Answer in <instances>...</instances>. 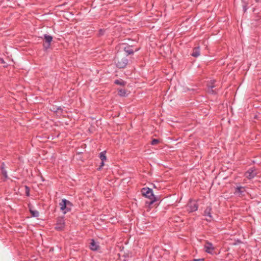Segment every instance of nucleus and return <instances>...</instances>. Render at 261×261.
Returning a JSON list of instances; mask_svg holds the SVG:
<instances>
[{
  "label": "nucleus",
  "mask_w": 261,
  "mask_h": 261,
  "mask_svg": "<svg viewBox=\"0 0 261 261\" xmlns=\"http://www.w3.org/2000/svg\"><path fill=\"white\" fill-rule=\"evenodd\" d=\"M115 63L119 68H125L128 64V60L125 57H122L118 53L115 58Z\"/></svg>",
  "instance_id": "nucleus-1"
},
{
  "label": "nucleus",
  "mask_w": 261,
  "mask_h": 261,
  "mask_svg": "<svg viewBox=\"0 0 261 261\" xmlns=\"http://www.w3.org/2000/svg\"><path fill=\"white\" fill-rule=\"evenodd\" d=\"M141 193L143 196L150 199V201L148 202L149 205L152 204L156 201V198L153 195V191L151 189L149 188H143L141 190Z\"/></svg>",
  "instance_id": "nucleus-2"
},
{
  "label": "nucleus",
  "mask_w": 261,
  "mask_h": 261,
  "mask_svg": "<svg viewBox=\"0 0 261 261\" xmlns=\"http://www.w3.org/2000/svg\"><path fill=\"white\" fill-rule=\"evenodd\" d=\"M198 207V205L196 201L191 199L189 201L187 205V211L190 212H193L197 211Z\"/></svg>",
  "instance_id": "nucleus-3"
},
{
  "label": "nucleus",
  "mask_w": 261,
  "mask_h": 261,
  "mask_svg": "<svg viewBox=\"0 0 261 261\" xmlns=\"http://www.w3.org/2000/svg\"><path fill=\"white\" fill-rule=\"evenodd\" d=\"M65 225V220L63 217H59L57 219L55 229L57 230L61 231L63 230Z\"/></svg>",
  "instance_id": "nucleus-4"
},
{
  "label": "nucleus",
  "mask_w": 261,
  "mask_h": 261,
  "mask_svg": "<svg viewBox=\"0 0 261 261\" xmlns=\"http://www.w3.org/2000/svg\"><path fill=\"white\" fill-rule=\"evenodd\" d=\"M44 38L45 41V43L43 44V47L45 49L48 48L50 46V43L53 40V37L51 36L44 34Z\"/></svg>",
  "instance_id": "nucleus-5"
},
{
  "label": "nucleus",
  "mask_w": 261,
  "mask_h": 261,
  "mask_svg": "<svg viewBox=\"0 0 261 261\" xmlns=\"http://www.w3.org/2000/svg\"><path fill=\"white\" fill-rule=\"evenodd\" d=\"M256 172L253 168L249 169L245 173V177L249 179H251L254 178L256 175Z\"/></svg>",
  "instance_id": "nucleus-6"
},
{
  "label": "nucleus",
  "mask_w": 261,
  "mask_h": 261,
  "mask_svg": "<svg viewBox=\"0 0 261 261\" xmlns=\"http://www.w3.org/2000/svg\"><path fill=\"white\" fill-rule=\"evenodd\" d=\"M203 215L207 217L206 221H211L213 219L212 216V207L207 206L204 211Z\"/></svg>",
  "instance_id": "nucleus-7"
},
{
  "label": "nucleus",
  "mask_w": 261,
  "mask_h": 261,
  "mask_svg": "<svg viewBox=\"0 0 261 261\" xmlns=\"http://www.w3.org/2000/svg\"><path fill=\"white\" fill-rule=\"evenodd\" d=\"M205 251L208 253L213 254V251L214 250V247L213 244L210 242H206L204 245Z\"/></svg>",
  "instance_id": "nucleus-8"
},
{
  "label": "nucleus",
  "mask_w": 261,
  "mask_h": 261,
  "mask_svg": "<svg viewBox=\"0 0 261 261\" xmlns=\"http://www.w3.org/2000/svg\"><path fill=\"white\" fill-rule=\"evenodd\" d=\"M66 199H63L62 200L61 202L59 203V205L60 206V210L62 211H63V213L65 214L67 212V205H66Z\"/></svg>",
  "instance_id": "nucleus-9"
},
{
  "label": "nucleus",
  "mask_w": 261,
  "mask_h": 261,
  "mask_svg": "<svg viewBox=\"0 0 261 261\" xmlns=\"http://www.w3.org/2000/svg\"><path fill=\"white\" fill-rule=\"evenodd\" d=\"M90 249L93 251H96L98 249L99 246L98 244L94 241V240H91L89 246Z\"/></svg>",
  "instance_id": "nucleus-10"
},
{
  "label": "nucleus",
  "mask_w": 261,
  "mask_h": 261,
  "mask_svg": "<svg viewBox=\"0 0 261 261\" xmlns=\"http://www.w3.org/2000/svg\"><path fill=\"white\" fill-rule=\"evenodd\" d=\"M215 81H211V84L207 86V91L209 93L216 94L217 93L216 91L215 90H213V88L215 87L214 85Z\"/></svg>",
  "instance_id": "nucleus-11"
},
{
  "label": "nucleus",
  "mask_w": 261,
  "mask_h": 261,
  "mask_svg": "<svg viewBox=\"0 0 261 261\" xmlns=\"http://www.w3.org/2000/svg\"><path fill=\"white\" fill-rule=\"evenodd\" d=\"M123 50L125 52L126 56H128L129 55H133L134 53V51L132 48V46L129 45H127L124 47Z\"/></svg>",
  "instance_id": "nucleus-12"
},
{
  "label": "nucleus",
  "mask_w": 261,
  "mask_h": 261,
  "mask_svg": "<svg viewBox=\"0 0 261 261\" xmlns=\"http://www.w3.org/2000/svg\"><path fill=\"white\" fill-rule=\"evenodd\" d=\"M245 192V189L243 187H238L236 189L234 193L238 194L239 196H243Z\"/></svg>",
  "instance_id": "nucleus-13"
},
{
  "label": "nucleus",
  "mask_w": 261,
  "mask_h": 261,
  "mask_svg": "<svg viewBox=\"0 0 261 261\" xmlns=\"http://www.w3.org/2000/svg\"><path fill=\"white\" fill-rule=\"evenodd\" d=\"M191 55L192 56L196 58L198 57L200 55V48L199 46L195 47L193 48Z\"/></svg>",
  "instance_id": "nucleus-14"
},
{
  "label": "nucleus",
  "mask_w": 261,
  "mask_h": 261,
  "mask_svg": "<svg viewBox=\"0 0 261 261\" xmlns=\"http://www.w3.org/2000/svg\"><path fill=\"white\" fill-rule=\"evenodd\" d=\"M106 151H102L99 154V158L101 160V161H105L107 160V157L106 155Z\"/></svg>",
  "instance_id": "nucleus-15"
},
{
  "label": "nucleus",
  "mask_w": 261,
  "mask_h": 261,
  "mask_svg": "<svg viewBox=\"0 0 261 261\" xmlns=\"http://www.w3.org/2000/svg\"><path fill=\"white\" fill-rule=\"evenodd\" d=\"M66 205H67V211L70 212L71 210V207L73 206V204L69 200L66 199Z\"/></svg>",
  "instance_id": "nucleus-16"
},
{
  "label": "nucleus",
  "mask_w": 261,
  "mask_h": 261,
  "mask_svg": "<svg viewBox=\"0 0 261 261\" xmlns=\"http://www.w3.org/2000/svg\"><path fill=\"white\" fill-rule=\"evenodd\" d=\"M118 94L121 96H126V91L124 89H120L118 90Z\"/></svg>",
  "instance_id": "nucleus-17"
},
{
  "label": "nucleus",
  "mask_w": 261,
  "mask_h": 261,
  "mask_svg": "<svg viewBox=\"0 0 261 261\" xmlns=\"http://www.w3.org/2000/svg\"><path fill=\"white\" fill-rule=\"evenodd\" d=\"M114 83L121 86H124L126 84V82L121 79L115 80Z\"/></svg>",
  "instance_id": "nucleus-18"
},
{
  "label": "nucleus",
  "mask_w": 261,
  "mask_h": 261,
  "mask_svg": "<svg viewBox=\"0 0 261 261\" xmlns=\"http://www.w3.org/2000/svg\"><path fill=\"white\" fill-rule=\"evenodd\" d=\"M30 212L32 216L34 217H38L39 216V212L36 210H32L30 208Z\"/></svg>",
  "instance_id": "nucleus-19"
},
{
  "label": "nucleus",
  "mask_w": 261,
  "mask_h": 261,
  "mask_svg": "<svg viewBox=\"0 0 261 261\" xmlns=\"http://www.w3.org/2000/svg\"><path fill=\"white\" fill-rule=\"evenodd\" d=\"M2 170V174L4 176L5 178H8V175L6 169H1Z\"/></svg>",
  "instance_id": "nucleus-20"
},
{
  "label": "nucleus",
  "mask_w": 261,
  "mask_h": 261,
  "mask_svg": "<svg viewBox=\"0 0 261 261\" xmlns=\"http://www.w3.org/2000/svg\"><path fill=\"white\" fill-rule=\"evenodd\" d=\"M159 143V140L156 139H153L151 142V144L152 145H155Z\"/></svg>",
  "instance_id": "nucleus-21"
},
{
  "label": "nucleus",
  "mask_w": 261,
  "mask_h": 261,
  "mask_svg": "<svg viewBox=\"0 0 261 261\" xmlns=\"http://www.w3.org/2000/svg\"><path fill=\"white\" fill-rule=\"evenodd\" d=\"M25 194L27 196H30V189L28 187V186H25Z\"/></svg>",
  "instance_id": "nucleus-22"
},
{
  "label": "nucleus",
  "mask_w": 261,
  "mask_h": 261,
  "mask_svg": "<svg viewBox=\"0 0 261 261\" xmlns=\"http://www.w3.org/2000/svg\"><path fill=\"white\" fill-rule=\"evenodd\" d=\"M248 7H247V4H245V5H243V10H244V12H245L248 9Z\"/></svg>",
  "instance_id": "nucleus-23"
},
{
  "label": "nucleus",
  "mask_w": 261,
  "mask_h": 261,
  "mask_svg": "<svg viewBox=\"0 0 261 261\" xmlns=\"http://www.w3.org/2000/svg\"><path fill=\"white\" fill-rule=\"evenodd\" d=\"M103 33H104V30H103L102 29H100L99 30V33H98L99 36H101V35H103Z\"/></svg>",
  "instance_id": "nucleus-24"
},
{
  "label": "nucleus",
  "mask_w": 261,
  "mask_h": 261,
  "mask_svg": "<svg viewBox=\"0 0 261 261\" xmlns=\"http://www.w3.org/2000/svg\"><path fill=\"white\" fill-rule=\"evenodd\" d=\"M5 164L4 163H2L1 165V169H5Z\"/></svg>",
  "instance_id": "nucleus-25"
},
{
  "label": "nucleus",
  "mask_w": 261,
  "mask_h": 261,
  "mask_svg": "<svg viewBox=\"0 0 261 261\" xmlns=\"http://www.w3.org/2000/svg\"><path fill=\"white\" fill-rule=\"evenodd\" d=\"M62 109L60 107H59V108H57V110L56 111V112H59L60 111H62Z\"/></svg>",
  "instance_id": "nucleus-26"
},
{
  "label": "nucleus",
  "mask_w": 261,
  "mask_h": 261,
  "mask_svg": "<svg viewBox=\"0 0 261 261\" xmlns=\"http://www.w3.org/2000/svg\"><path fill=\"white\" fill-rule=\"evenodd\" d=\"M203 260V259H195L194 260V261H200V260Z\"/></svg>",
  "instance_id": "nucleus-27"
},
{
  "label": "nucleus",
  "mask_w": 261,
  "mask_h": 261,
  "mask_svg": "<svg viewBox=\"0 0 261 261\" xmlns=\"http://www.w3.org/2000/svg\"><path fill=\"white\" fill-rule=\"evenodd\" d=\"M103 165H104V161H101L100 166H101V167H102V166H103Z\"/></svg>",
  "instance_id": "nucleus-28"
},
{
  "label": "nucleus",
  "mask_w": 261,
  "mask_h": 261,
  "mask_svg": "<svg viewBox=\"0 0 261 261\" xmlns=\"http://www.w3.org/2000/svg\"><path fill=\"white\" fill-rule=\"evenodd\" d=\"M256 2H260L261 3V0H255Z\"/></svg>",
  "instance_id": "nucleus-29"
}]
</instances>
